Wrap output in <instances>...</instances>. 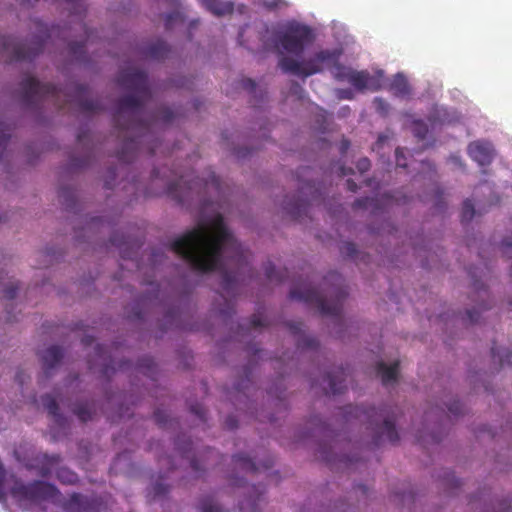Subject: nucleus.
I'll return each instance as SVG.
<instances>
[{
	"mask_svg": "<svg viewBox=\"0 0 512 512\" xmlns=\"http://www.w3.org/2000/svg\"><path fill=\"white\" fill-rule=\"evenodd\" d=\"M170 249L193 270L205 273L221 270V287L232 296L245 270H250L249 252L233 237L224 218L217 214L210 225L199 223L175 239Z\"/></svg>",
	"mask_w": 512,
	"mask_h": 512,
	"instance_id": "1",
	"label": "nucleus"
},
{
	"mask_svg": "<svg viewBox=\"0 0 512 512\" xmlns=\"http://www.w3.org/2000/svg\"><path fill=\"white\" fill-rule=\"evenodd\" d=\"M117 82L122 88L133 92L118 100L113 115L118 137L123 140L117 158L123 163H130L144 147L150 155L156 154L160 141L153 137L154 128L159 122L170 123L175 115L170 108L160 107L149 116V119H143V105L151 98L145 71L122 70L118 75Z\"/></svg>",
	"mask_w": 512,
	"mask_h": 512,
	"instance_id": "2",
	"label": "nucleus"
},
{
	"mask_svg": "<svg viewBox=\"0 0 512 512\" xmlns=\"http://www.w3.org/2000/svg\"><path fill=\"white\" fill-rule=\"evenodd\" d=\"M325 292L330 299H325L317 290L311 287H293L289 297L308 305H314L322 316L331 317L334 324L341 326L344 323L342 316L343 302L348 292L344 285V278L336 271L329 272L324 277Z\"/></svg>",
	"mask_w": 512,
	"mask_h": 512,
	"instance_id": "3",
	"label": "nucleus"
},
{
	"mask_svg": "<svg viewBox=\"0 0 512 512\" xmlns=\"http://www.w3.org/2000/svg\"><path fill=\"white\" fill-rule=\"evenodd\" d=\"M22 101L25 105L30 106L39 101L51 99L55 105L64 108V105L59 103L60 97L63 94L62 90L50 83H41L36 78L28 76L24 78L20 84ZM74 94L64 95L68 98L66 103H75L81 112L93 114L101 112L105 109L104 104L99 99L87 98L88 89L85 85L76 84L73 87Z\"/></svg>",
	"mask_w": 512,
	"mask_h": 512,
	"instance_id": "4",
	"label": "nucleus"
},
{
	"mask_svg": "<svg viewBox=\"0 0 512 512\" xmlns=\"http://www.w3.org/2000/svg\"><path fill=\"white\" fill-rule=\"evenodd\" d=\"M341 54L342 51L339 49H322L303 61L282 56L279 60V67L285 73L307 78L323 72L324 67H330V63H336Z\"/></svg>",
	"mask_w": 512,
	"mask_h": 512,
	"instance_id": "5",
	"label": "nucleus"
},
{
	"mask_svg": "<svg viewBox=\"0 0 512 512\" xmlns=\"http://www.w3.org/2000/svg\"><path fill=\"white\" fill-rule=\"evenodd\" d=\"M323 438H311L317 442L319 457L326 461L332 469L354 470L359 458L355 455L338 453L339 445L342 441L334 431L328 428H321Z\"/></svg>",
	"mask_w": 512,
	"mask_h": 512,
	"instance_id": "6",
	"label": "nucleus"
},
{
	"mask_svg": "<svg viewBox=\"0 0 512 512\" xmlns=\"http://www.w3.org/2000/svg\"><path fill=\"white\" fill-rule=\"evenodd\" d=\"M42 35L35 36L29 43L17 42L11 36H2L0 38V55L6 54L8 62L32 61L44 49L46 40L53 34L46 27L41 29Z\"/></svg>",
	"mask_w": 512,
	"mask_h": 512,
	"instance_id": "7",
	"label": "nucleus"
},
{
	"mask_svg": "<svg viewBox=\"0 0 512 512\" xmlns=\"http://www.w3.org/2000/svg\"><path fill=\"white\" fill-rule=\"evenodd\" d=\"M210 186L215 190L220 188V180L214 173L205 180L199 177L188 179V175H181L177 181L167 184L166 193L177 203L184 204L194 200V195L200 194L202 189L208 190Z\"/></svg>",
	"mask_w": 512,
	"mask_h": 512,
	"instance_id": "8",
	"label": "nucleus"
},
{
	"mask_svg": "<svg viewBox=\"0 0 512 512\" xmlns=\"http://www.w3.org/2000/svg\"><path fill=\"white\" fill-rule=\"evenodd\" d=\"M314 39L313 30L309 26L293 22L276 34L275 43L285 52L300 56Z\"/></svg>",
	"mask_w": 512,
	"mask_h": 512,
	"instance_id": "9",
	"label": "nucleus"
},
{
	"mask_svg": "<svg viewBox=\"0 0 512 512\" xmlns=\"http://www.w3.org/2000/svg\"><path fill=\"white\" fill-rule=\"evenodd\" d=\"M15 455L28 469L36 470L37 474L42 477H48L55 472L57 479L64 484H73L78 479L77 474L72 470L59 466V455L37 454L28 461L22 460L17 450L15 451Z\"/></svg>",
	"mask_w": 512,
	"mask_h": 512,
	"instance_id": "10",
	"label": "nucleus"
},
{
	"mask_svg": "<svg viewBox=\"0 0 512 512\" xmlns=\"http://www.w3.org/2000/svg\"><path fill=\"white\" fill-rule=\"evenodd\" d=\"M11 494L21 507L27 508L29 504L41 500H54L58 496V490L54 485L44 481L25 484L15 480L11 487Z\"/></svg>",
	"mask_w": 512,
	"mask_h": 512,
	"instance_id": "11",
	"label": "nucleus"
},
{
	"mask_svg": "<svg viewBox=\"0 0 512 512\" xmlns=\"http://www.w3.org/2000/svg\"><path fill=\"white\" fill-rule=\"evenodd\" d=\"M174 446L175 455L173 457H160L158 460L159 464L173 469L176 466V459H178L181 462V466L188 467L195 477L200 476L202 471L200 462L202 458L198 457L191 439L186 435H181L175 440Z\"/></svg>",
	"mask_w": 512,
	"mask_h": 512,
	"instance_id": "12",
	"label": "nucleus"
},
{
	"mask_svg": "<svg viewBox=\"0 0 512 512\" xmlns=\"http://www.w3.org/2000/svg\"><path fill=\"white\" fill-rule=\"evenodd\" d=\"M394 419L367 418L366 433L361 439L362 444L370 447H379L385 443H395L399 435Z\"/></svg>",
	"mask_w": 512,
	"mask_h": 512,
	"instance_id": "13",
	"label": "nucleus"
},
{
	"mask_svg": "<svg viewBox=\"0 0 512 512\" xmlns=\"http://www.w3.org/2000/svg\"><path fill=\"white\" fill-rule=\"evenodd\" d=\"M467 153L480 166L490 165L495 155L493 145L483 140L471 142L467 147Z\"/></svg>",
	"mask_w": 512,
	"mask_h": 512,
	"instance_id": "14",
	"label": "nucleus"
},
{
	"mask_svg": "<svg viewBox=\"0 0 512 512\" xmlns=\"http://www.w3.org/2000/svg\"><path fill=\"white\" fill-rule=\"evenodd\" d=\"M347 376L348 371L342 366L326 373L323 377V382L327 384V386H324L326 394L337 395L343 393L346 389Z\"/></svg>",
	"mask_w": 512,
	"mask_h": 512,
	"instance_id": "15",
	"label": "nucleus"
},
{
	"mask_svg": "<svg viewBox=\"0 0 512 512\" xmlns=\"http://www.w3.org/2000/svg\"><path fill=\"white\" fill-rule=\"evenodd\" d=\"M232 464L235 470L239 469L241 472L252 474L259 471L261 468L264 470L269 469L273 464V460L268 457L260 464L259 462H256L254 458H251L244 453H239L232 457Z\"/></svg>",
	"mask_w": 512,
	"mask_h": 512,
	"instance_id": "16",
	"label": "nucleus"
},
{
	"mask_svg": "<svg viewBox=\"0 0 512 512\" xmlns=\"http://www.w3.org/2000/svg\"><path fill=\"white\" fill-rule=\"evenodd\" d=\"M65 512H97L98 503L94 497L73 493L64 503Z\"/></svg>",
	"mask_w": 512,
	"mask_h": 512,
	"instance_id": "17",
	"label": "nucleus"
},
{
	"mask_svg": "<svg viewBox=\"0 0 512 512\" xmlns=\"http://www.w3.org/2000/svg\"><path fill=\"white\" fill-rule=\"evenodd\" d=\"M245 496L239 501V509L241 512H257L259 503L264 496V487L249 485L245 486Z\"/></svg>",
	"mask_w": 512,
	"mask_h": 512,
	"instance_id": "18",
	"label": "nucleus"
},
{
	"mask_svg": "<svg viewBox=\"0 0 512 512\" xmlns=\"http://www.w3.org/2000/svg\"><path fill=\"white\" fill-rule=\"evenodd\" d=\"M43 373L46 378L51 376V371L61 362L64 354L63 350L56 345H52L39 353Z\"/></svg>",
	"mask_w": 512,
	"mask_h": 512,
	"instance_id": "19",
	"label": "nucleus"
},
{
	"mask_svg": "<svg viewBox=\"0 0 512 512\" xmlns=\"http://www.w3.org/2000/svg\"><path fill=\"white\" fill-rule=\"evenodd\" d=\"M473 289L477 296L482 299V302L479 303L476 308L466 311L467 319L472 324L479 321V315L481 311L490 308V305L486 302V300L489 298V292L485 285L481 281L475 280L473 283Z\"/></svg>",
	"mask_w": 512,
	"mask_h": 512,
	"instance_id": "20",
	"label": "nucleus"
},
{
	"mask_svg": "<svg viewBox=\"0 0 512 512\" xmlns=\"http://www.w3.org/2000/svg\"><path fill=\"white\" fill-rule=\"evenodd\" d=\"M110 243L119 248L120 256L123 259H133L140 247V243L138 241L123 235L119 237L118 234H114L110 238Z\"/></svg>",
	"mask_w": 512,
	"mask_h": 512,
	"instance_id": "21",
	"label": "nucleus"
},
{
	"mask_svg": "<svg viewBox=\"0 0 512 512\" xmlns=\"http://www.w3.org/2000/svg\"><path fill=\"white\" fill-rule=\"evenodd\" d=\"M349 83L357 90L371 89L377 91L381 88L379 78L371 76L367 71L353 70Z\"/></svg>",
	"mask_w": 512,
	"mask_h": 512,
	"instance_id": "22",
	"label": "nucleus"
},
{
	"mask_svg": "<svg viewBox=\"0 0 512 512\" xmlns=\"http://www.w3.org/2000/svg\"><path fill=\"white\" fill-rule=\"evenodd\" d=\"M312 422H309V429L313 428V430L307 434L301 435L300 440H308L310 438H323V434L321 433V428H328L334 431V435H338L339 440L343 441L347 438L346 432H337L334 428L331 426H335V423H327L323 420V418H311Z\"/></svg>",
	"mask_w": 512,
	"mask_h": 512,
	"instance_id": "23",
	"label": "nucleus"
},
{
	"mask_svg": "<svg viewBox=\"0 0 512 512\" xmlns=\"http://www.w3.org/2000/svg\"><path fill=\"white\" fill-rule=\"evenodd\" d=\"M287 326L293 335L300 336L297 340V347L299 349L316 350L319 347V342L315 337L301 335L303 331L302 322H289Z\"/></svg>",
	"mask_w": 512,
	"mask_h": 512,
	"instance_id": "24",
	"label": "nucleus"
},
{
	"mask_svg": "<svg viewBox=\"0 0 512 512\" xmlns=\"http://www.w3.org/2000/svg\"><path fill=\"white\" fill-rule=\"evenodd\" d=\"M309 201L303 198H297L294 200L285 199L283 209L288 215L294 220H300L302 216H306L309 211Z\"/></svg>",
	"mask_w": 512,
	"mask_h": 512,
	"instance_id": "25",
	"label": "nucleus"
},
{
	"mask_svg": "<svg viewBox=\"0 0 512 512\" xmlns=\"http://www.w3.org/2000/svg\"><path fill=\"white\" fill-rule=\"evenodd\" d=\"M377 374L381 377L382 383L388 385L397 380L399 371V361L393 362L391 365H387L384 362H378L376 366Z\"/></svg>",
	"mask_w": 512,
	"mask_h": 512,
	"instance_id": "26",
	"label": "nucleus"
},
{
	"mask_svg": "<svg viewBox=\"0 0 512 512\" xmlns=\"http://www.w3.org/2000/svg\"><path fill=\"white\" fill-rule=\"evenodd\" d=\"M170 47L163 40H156L150 43L144 50V54L147 58L153 60H162L169 56Z\"/></svg>",
	"mask_w": 512,
	"mask_h": 512,
	"instance_id": "27",
	"label": "nucleus"
},
{
	"mask_svg": "<svg viewBox=\"0 0 512 512\" xmlns=\"http://www.w3.org/2000/svg\"><path fill=\"white\" fill-rule=\"evenodd\" d=\"M202 5L212 14L216 16H223L232 14L234 11V4L231 1L222 2L220 0H199Z\"/></svg>",
	"mask_w": 512,
	"mask_h": 512,
	"instance_id": "28",
	"label": "nucleus"
},
{
	"mask_svg": "<svg viewBox=\"0 0 512 512\" xmlns=\"http://www.w3.org/2000/svg\"><path fill=\"white\" fill-rule=\"evenodd\" d=\"M389 91L396 97L408 96L411 89L407 78L402 73H397L389 84Z\"/></svg>",
	"mask_w": 512,
	"mask_h": 512,
	"instance_id": "29",
	"label": "nucleus"
},
{
	"mask_svg": "<svg viewBox=\"0 0 512 512\" xmlns=\"http://www.w3.org/2000/svg\"><path fill=\"white\" fill-rule=\"evenodd\" d=\"M168 476L165 473L160 472L158 478L152 483L151 487L148 490V497L153 500H158L163 498L169 490V485L165 483V480Z\"/></svg>",
	"mask_w": 512,
	"mask_h": 512,
	"instance_id": "30",
	"label": "nucleus"
},
{
	"mask_svg": "<svg viewBox=\"0 0 512 512\" xmlns=\"http://www.w3.org/2000/svg\"><path fill=\"white\" fill-rule=\"evenodd\" d=\"M58 198L67 210H72L76 204V191L68 186L60 187Z\"/></svg>",
	"mask_w": 512,
	"mask_h": 512,
	"instance_id": "31",
	"label": "nucleus"
},
{
	"mask_svg": "<svg viewBox=\"0 0 512 512\" xmlns=\"http://www.w3.org/2000/svg\"><path fill=\"white\" fill-rule=\"evenodd\" d=\"M85 33L87 34V37H86V40L84 42H75V41H73V42H70L68 44L69 53L71 54V56L75 60L80 61V62L86 60L85 46H86V43L90 39V34L88 33L86 28H85Z\"/></svg>",
	"mask_w": 512,
	"mask_h": 512,
	"instance_id": "32",
	"label": "nucleus"
},
{
	"mask_svg": "<svg viewBox=\"0 0 512 512\" xmlns=\"http://www.w3.org/2000/svg\"><path fill=\"white\" fill-rule=\"evenodd\" d=\"M491 354L494 361L498 360L500 367L512 364V351L507 349L500 350L496 346H493L491 348Z\"/></svg>",
	"mask_w": 512,
	"mask_h": 512,
	"instance_id": "33",
	"label": "nucleus"
},
{
	"mask_svg": "<svg viewBox=\"0 0 512 512\" xmlns=\"http://www.w3.org/2000/svg\"><path fill=\"white\" fill-rule=\"evenodd\" d=\"M330 67L333 68V76L338 81H347L349 82L353 69L345 67L339 62V59L336 63H330Z\"/></svg>",
	"mask_w": 512,
	"mask_h": 512,
	"instance_id": "34",
	"label": "nucleus"
},
{
	"mask_svg": "<svg viewBox=\"0 0 512 512\" xmlns=\"http://www.w3.org/2000/svg\"><path fill=\"white\" fill-rule=\"evenodd\" d=\"M41 404L46 409L48 416H61L56 398L51 394L41 396Z\"/></svg>",
	"mask_w": 512,
	"mask_h": 512,
	"instance_id": "35",
	"label": "nucleus"
},
{
	"mask_svg": "<svg viewBox=\"0 0 512 512\" xmlns=\"http://www.w3.org/2000/svg\"><path fill=\"white\" fill-rule=\"evenodd\" d=\"M264 272H265L266 278L270 282L282 283L285 280L284 273L282 271H277L274 264L270 261H268L264 265Z\"/></svg>",
	"mask_w": 512,
	"mask_h": 512,
	"instance_id": "36",
	"label": "nucleus"
},
{
	"mask_svg": "<svg viewBox=\"0 0 512 512\" xmlns=\"http://www.w3.org/2000/svg\"><path fill=\"white\" fill-rule=\"evenodd\" d=\"M201 512H227L212 497L202 498L199 502Z\"/></svg>",
	"mask_w": 512,
	"mask_h": 512,
	"instance_id": "37",
	"label": "nucleus"
},
{
	"mask_svg": "<svg viewBox=\"0 0 512 512\" xmlns=\"http://www.w3.org/2000/svg\"><path fill=\"white\" fill-rule=\"evenodd\" d=\"M475 214L474 204L470 199H466L462 205L461 221L469 222L472 220Z\"/></svg>",
	"mask_w": 512,
	"mask_h": 512,
	"instance_id": "38",
	"label": "nucleus"
},
{
	"mask_svg": "<svg viewBox=\"0 0 512 512\" xmlns=\"http://www.w3.org/2000/svg\"><path fill=\"white\" fill-rule=\"evenodd\" d=\"M428 126L422 120H415L412 125V132L415 137L424 140L428 134Z\"/></svg>",
	"mask_w": 512,
	"mask_h": 512,
	"instance_id": "39",
	"label": "nucleus"
},
{
	"mask_svg": "<svg viewBox=\"0 0 512 512\" xmlns=\"http://www.w3.org/2000/svg\"><path fill=\"white\" fill-rule=\"evenodd\" d=\"M417 440L422 444L438 443L441 441V435L435 432L421 431L417 435Z\"/></svg>",
	"mask_w": 512,
	"mask_h": 512,
	"instance_id": "40",
	"label": "nucleus"
},
{
	"mask_svg": "<svg viewBox=\"0 0 512 512\" xmlns=\"http://www.w3.org/2000/svg\"><path fill=\"white\" fill-rule=\"evenodd\" d=\"M250 374H251L250 370L248 368H246L244 370L245 377L243 379H241L239 382H237V384L235 386V389L238 392L246 394V391L250 390V387L252 386V380H251Z\"/></svg>",
	"mask_w": 512,
	"mask_h": 512,
	"instance_id": "41",
	"label": "nucleus"
},
{
	"mask_svg": "<svg viewBox=\"0 0 512 512\" xmlns=\"http://www.w3.org/2000/svg\"><path fill=\"white\" fill-rule=\"evenodd\" d=\"M446 111L444 109H434V111L429 115L428 120L431 123L432 127H435L437 124H444L446 122Z\"/></svg>",
	"mask_w": 512,
	"mask_h": 512,
	"instance_id": "42",
	"label": "nucleus"
},
{
	"mask_svg": "<svg viewBox=\"0 0 512 512\" xmlns=\"http://www.w3.org/2000/svg\"><path fill=\"white\" fill-rule=\"evenodd\" d=\"M10 136L8 126L5 123L0 122V160L2 159L3 150L5 149Z\"/></svg>",
	"mask_w": 512,
	"mask_h": 512,
	"instance_id": "43",
	"label": "nucleus"
},
{
	"mask_svg": "<svg viewBox=\"0 0 512 512\" xmlns=\"http://www.w3.org/2000/svg\"><path fill=\"white\" fill-rule=\"evenodd\" d=\"M138 369L143 371L144 374L152 376L155 370V363L153 359L145 357L139 361Z\"/></svg>",
	"mask_w": 512,
	"mask_h": 512,
	"instance_id": "44",
	"label": "nucleus"
},
{
	"mask_svg": "<svg viewBox=\"0 0 512 512\" xmlns=\"http://www.w3.org/2000/svg\"><path fill=\"white\" fill-rule=\"evenodd\" d=\"M340 252L344 257L354 259L357 256L356 245L353 242H344L340 247Z\"/></svg>",
	"mask_w": 512,
	"mask_h": 512,
	"instance_id": "45",
	"label": "nucleus"
},
{
	"mask_svg": "<svg viewBox=\"0 0 512 512\" xmlns=\"http://www.w3.org/2000/svg\"><path fill=\"white\" fill-rule=\"evenodd\" d=\"M18 289H19V286L16 282H10L3 287L1 292H2L4 298H6L8 300H12L16 297Z\"/></svg>",
	"mask_w": 512,
	"mask_h": 512,
	"instance_id": "46",
	"label": "nucleus"
},
{
	"mask_svg": "<svg viewBox=\"0 0 512 512\" xmlns=\"http://www.w3.org/2000/svg\"><path fill=\"white\" fill-rule=\"evenodd\" d=\"M376 200L370 197L358 198L353 203L355 209H368L375 206Z\"/></svg>",
	"mask_w": 512,
	"mask_h": 512,
	"instance_id": "47",
	"label": "nucleus"
},
{
	"mask_svg": "<svg viewBox=\"0 0 512 512\" xmlns=\"http://www.w3.org/2000/svg\"><path fill=\"white\" fill-rule=\"evenodd\" d=\"M444 483L449 488H457L459 486V480L455 477L451 471L444 472Z\"/></svg>",
	"mask_w": 512,
	"mask_h": 512,
	"instance_id": "48",
	"label": "nucleus"
},
{
	"mask_svg": "<svg viewBox=\"0 0 512 512\" xmlns=\"http://www.w3.org/2000/svg\"><path fill=\"white\" fill-rule=\"evenodd\" d=\"M374 105L376 107V110L382 114L386 115L389 110V104L382 98H375Z\"/></svg>",
	"mask_w": 512,
	"mask_h": 512,
	"instance_id": "49",
	"label": "nucleus"
},
{
	"mask_svg": "<svg viewBox=\"0 0 512 512\" xmlns=\"http://www.w3.org/2000/svg\"><path fill=\"white\" fill-rule=\"evenodd\" d=\"M395 157H396V166L400 168H406V158L404 155V150L402 148H397L395 151Z\"/></svg>",
	"mask_w": 512,
	"mask_h": 512,
	"instance_id": "50",
	"label": "nucleus"
},
{
	"mask_svg": "<svg viewBox=\"0 0 512 512\" xmlns=\"http://www.w3.org/2000/svg\"><path fill=\"white\" fill-rule=\"evenodd\" d=\"M239 84H240L241 88H243L244 90H247L251 93H255V91H256V83L254 80H252L250 78L242 79Z\"/></svg>",
	"mask_w": 512,
	"mask_h": 512,
	"instance_id": "51",
	"label": "nucleus"
},
{
	"mask_svg": "<svg viewBox=\"0 0 512 512\" xmlns=\"http://www.w3.org/2000/svg\"><path fill=\"white\" fill-rule=\"evenodd\" d=\"M128 364L129 363L127 361H122V362L118 363L117 367L105 364L103 369L101 370V372L103 375H108L110 370H112V371L124 370L126 368V366H128Z\"/></svg>",
	"mask_w": 512,
	"mask_h": 512,
	"instance_id": "52",
	"label": "nucleus"
},
{
	"mask_svg": "<svg viewBox=\"0 0 512 512\" xmlns=\"http://www.w3.org/2000/svg\"><path fill=\"white\" fill-rule=\"evenodd\" d=\"M181 18L180 13L172 12L165 16V28L167 30L172 28L173 22L178 21Z\"/></svg>",
	"mask_w": 512,
	"mask_h": 512,
	"instance_id": "53",
	"label": "nucleus"
},
{
	"mask_svg": "<svg viewBox=\"0 0 512 512\" xmlns=\"http://www.w3.org/2000/svg\"><path fill=\"white\" fill-rule=\"evenodd\" d=\"M6 492V482H5V471L3 469L2 463L0 462V501L4 499Z\"/></svg>",
	"mask_w": 512,
	"mask_h": 512,
	"instance_id": "54",
	"label": "nucleus"
},
{
	"mask_svg": "<svg viewBox=\"0 0 512 512\" xmlns=\"http://www.w3.org/2000/svg\"><path fill=\"white\" fill-rule=\"evenodd\" d=\"M356 166H357V169L361 173H364V172L368 171L369 168H370V160L368 158H366V157H363V158L358 160Z\"/></svg>",
	"mask_w": 512,
	"mask_h": 512,
	"instance_id": "55",
	"label": "nucleus"
},
{
	"mask_svg": "<svg viewBox=\"0 0 512 512\" xmlns=\"http://www.w3.org/2000/svg\"><path fill=\"white\" fill-rule=\"evenodd\" d=\"M354 493L366 499L369 496V488L366 485L358 484L354 487Z\"/></svg>",
	"mask_w": 512,
	"mask_h": 512,
	"instance_id": "56",
	"label": "nucleus"
},
{
	"mask_svg": "<svg viewBox=\"0 0 512 512\" xmlns=\"http://www.w3.org/2000/svg\"><path fill=\"white\" fill-rule=\"evenodd\" d=\"M250 326L253 329L265 326L263 319L259 315H253L250 319Z\"/></svg>",
	"mask_w": 512,
	"mask_h": 512,
	"instance_id": "57",
	"label": "nucleus"
},
{
	"mask_svg": "<svg viewBox=\"0 0 512 512\" xmlns=\"http://www.w3.org/2000/svg\"><path fill=\"white\" fill-rule=\"evenodd\" d=\"M347 509L351 510V512H355L356 508L352 507V505L348 503H341L340 506L336 505L334 507L335 512H347Z\"/></svg>",
	"mask_w": 512,
	"mask_h": 512,
	"instance_id": "58",
	"label": "nucleus"
},
{
	"mask_svg": "<svg viewBox=\"0 0 512 512\" xmlns=\"http://www.w3.org/2000/svg\"><path fill=\"white\" fill-rule=\"evenodd\" d=\"M230 478H231V481H232L233 485L238 486V487H242L243 486L244 481L242 480V478H240L238 476V472H233V474L230 475Z\"/></svg>",
	"mask_w": 512,
	"mask_h": 512,
	"instance_id": "59",
	"label": "nucleus"
},
{
	"mask_svg": "<svg viewBox=\"0 0 512 512\" xmlns=\"http://www.w3.org/2000/svg\"><path fill=\"white\" fill-rule=\"evenodd\" d=\"M442 194H443V192L439 188H437L435 191V195H434L435 207L437 209H440L442 206Z\"/></svg>",
	"mask_w": 512,
	"mask_h": 512,
	"instance_id": "60",
	"label": "nucleus"
},
{
	"mask_svg": "<svg viewBox=\"0 0 512 512\" xmlns=\"http://www.w3.org/2000/svg\"><path fill=\"white\" fill-rule=\"evenodd\" d=\"M90 138V133L88 131H81L77 135V141L79 144H84L86 140Z\"/></svg>",
	"mask_w": 512,
	"mask_h": 512,
	"instance_id": "61",
	"label": "nucleus"
},
{
	"mask_svg": "<svg viewBox=\"0 0 512 512\" xmlns=\"http://www.w3.org/2000/svg\"><path fill=\"white\" fill-rule=\"evenodd\" d=\"M95 354L99 358H103L104 355L106 354L105 346L101 345V344H97L96 347H95Z\"/></svg>",
	"mask_w": 512,
	"mask_h": 512,
	"instance_id": "62",
	"label": "nucleus"
},
{
	"mask_svg": "<svg viewBox=\"0 0 512 512\" xmlns=\"http://www.w3.org/2000/svg\"><path fill=\"white\" fill-rule=\"evenodd\" d=\"M448 410L451 413V416H460L461 411L457 403L450 405Z\"/></svg>",
	"mask_w": 512,
	"mask_h": 512,
	"instance_id": "63",
	"label": "nucleus"
},
{
	"mask_svg": "<svg viewBox=\"0 0 512 512\" xmlns=\"http://www.w3.org/2000/svg\"><path fill=\"white\" fill-rule=\"evenodd\" d=\"M350 147V141L348 139H342L340 142V151L342 154L346 153Z\"/></svg>",
	"mask_w": 512,
	"mask_h": 512,
	"instance_id": "64",
	"label": "nucleus"
}]
</instances>
